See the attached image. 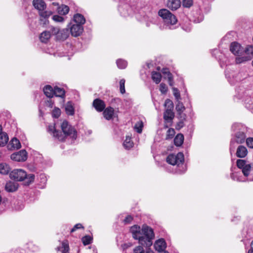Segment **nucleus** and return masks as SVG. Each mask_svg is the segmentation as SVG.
<instances>
[{"label":"nucleus","mask_w":253,"mask_h":253,"mask_svg":"<svg viewBox=\"0 0 253 253\" xmlns=\"http://www.w3.org/2000/svg\"><path fill=\"white\" fill-rule=\"evenodd\" d=\"M146 66L148 69H151L153 67V64L151 62H147L146 63Z\"/></svg>","instance_id":"680f3d73"},{"label":"nucleus","mask_w":253,"mask_h":253,"mask_svg":"<svg viewBox=\"0 0 253 253\" xmlns=\"http://www.w3.org/2000/svg\"><path fill=\"white\" fill-rule=\"evenodd\" d=\"M52 18L54 21L58 22H62L64 20L62 16L57 15L53 16Z\"/></svg>","instance_id":"09e8293b"},{"label":"nucleus","mask_w":253,"mask_h":253,"mask_svg":"<svg viewBox=\"0 0 253 253\" xmlns=\"http://www.w3.org/2000/svg\"><path fill=\"white\" fill-rule=\"evenodd\" d=\"M55 126H49L48 127V131L50 133H52L53 134L54 132L56 131Z\"/></svg>","instance_id":"6e6d98bb"},{"label":"nucleus","mask_w":253,"mask_h":253,"mask_svg":"<svg viewBox=\"0 0 253 253\" xmlns=\"http://www.w3.org/2000/svg\"><path fill=\"white\" fill-rule=\"evenodd\" d=\"M84 228V227L81 223L76 224L74 227L71 230V232L72 233L76 231L77 229Z\"/></svg>","instance_id":"603ef678"},{"label":"nucleus","mask_w":253,"mask_h":253,"mask_svg":"<svg viewBox=\"0 0 253 253\" xmlns=\"http://www.w3.org/2000/svg\"><path fill=\"white\" fill-rule=\"evenodd\" d=\"M58 12L60 14L66 15L69 11V7L66 5H62L58 7Z\"/></svg>","instance_id":"c756f323"},{"label":"nucleus","mask_w":253,"mask_h":253,"mask_svg":"<svg viewBox=\"0 0 253 253\" xmlns=\"http://www.w3.org/2000/svg\"><path fill=\"white\" fill-rule=\"evenodd\" d=\"M248 154V150L246 147L240 145L238 147L236 153V156L238 158H245Z\"/></svg>","instance_id":"f3484780"},{"label":"nucleus","mask_w":253,"mask_h":253,"mask_svg":"<svg viewBox=\"0 0 253 253\" xmlns=\"http://www.w3.org/2000/svg\"><path fill=\"white\" fill-rule=\"evenodd\" d=\"M130 232L132 233V237L138 240L139 243L142 246L149 247L152 245L155 234L150 227L143 225L141 229L139 226L134 225L131 227Z\"/></svg>","instance_id":"f257e3e1"},{"label":"nucleus","mask_w":253,"mask_h":253,"mask_svg":"<svg viewBox=\"0 0 253 253\" xmlns=\"http://www.w3.org/2000/svg\"><path fill=\"white\" fill-rule=\"evenodd\" d=\"M65 111L68 115L73 116L75 114L74 103L72 101H68L65 106Z\"/></svg>","instance_id":"aec40b11"},{"label":"nucleus","mask_w":253,"mask_h":253,"mask_svg":"<svg viewBox=\"0 0 253 253\" xmlns=\"http://www.w3.org/2000/svg\"><path fill=\"white\" fill-rule=\"evenodd\" d=\"M114 114V109L111 107H107L103 112L104 117L107 120H110L112 119Z\"/></svg>","instance_id":"6ab92c4d"},{"label":"nucleus","mask_w":253,"mask_h":253,"mask_svg":"<svg viewBox=\"0 0 253 253\" xmlns=\"http://www.w3.org/2000/svg\"><path fill=\"white\" fill-rule=\"evenodd\" d=\"M246 143L247 146L251 148H253V138L249 137L246 139Z\"/></svg>","instance_id":"8fccbe9b"},{"label":"nucleus","mask_w":253,"mask_h":253,"mask_svg":"<svg viewBox=\"0 0 253 253\" xmlns=\"http://www.w3.org/2000/svg\"><path fill=\"white\" fill-rule=\"evenodd\" d=\"M82 242L84 245H88L91 244L92 238L89 235H86L82 238Z\"/></svg>","instance_id":"f704fd0d"},{"label":"nucleus","mask_w":253,"mask_h":253,"mask_svg":"<svg viewBox=\"0 0 253 253\" xmlns=\"http://www.w3.org/2000/svg\"><path fill=\"white\" fill-rule=\"evenodd\" d=\"M61 114V111L59 108H55L52 113V117L58 118Z\"/></svg>","instance_id":"a18cd8bd"},{"label":"nucleus","mask_w":253,"mask_h":253,"mask_svg":"<svg viewBox=\"0 0 253 253\" xmlns=\"http://www.w3.org/2000/svg\"><path fill=\"white\" fill-rule=\"evenodd\" d=\"M154 247L155 249L158 252L163 251L167 247L166 243L164 239H160L155 242Z\"/></svg>","instance_id":"ddd939ff"},{"label":"nucleus","mask_w":253,"mask_h":253,"mask_svg":"<svg viewBox=\"0 0 253 253\" xmlns=\"http://www.w3.org/2000/svg\"><path fill=\"white\" fill-rule=\"evenodd\" d=\"M69 33L68 29H63L61 30L59 33L57 38L60 41H64L66 40L69 37Z\"/></svg>","instance_id":"412c9836"},{"label":"nucleus","mask_w":253,"mask_h":253,"mask_svg":"<svg viewBox=\"0 0 253 253\" xmlns=\"http://www.w3.org/2000/svg\"><path fill=\"white\" fill-rule=\"evenodd\" d=\"M43 92L48 98H52L54 95V89L49 85H47L44 87Z\"/></svg>","instance_id":"4be33fe9"},{"label":"nucleus","mask_w":253,"mask_h":253,"mask_svg":"<svg viewBox=\"0 0 253 253\" xmlns=\"http://www.w3.org/2000/svg\"><path fill=\"white\" fill-rule=\"evenodd\" d=\"M193 0H182V5L184 7L189 8L193 5Z\"/></svg>","instance_id":"79ce46f5"},{"label":"nucleus","mask_w":253,"mask_h":253,"mask_svg":"<svg viewBox=\"0 0 253 253\" xmlns=\"http://www.w3.org/2000/svg\"><path fill=\"white\" fill-rule=\"evenodd\" d=\"M125 80H120V90L122 94H124L126 92L125 88Z\"/></svg>","instance_id":"de8ad7c7"},{"label":"nucleus","mask_w":253,"mask_h":253,"mask_svg":"<svg viewBox=\"0 0 253 253\" xmlns=\"http://www.w3.org/2000/svg\"><path fill=\"white\" fill-rule=\"evenodd\" d=\"M54 102L51 99V98H49V100H48L46 102V105L50 108H52L53 106Z\"/></svg>","instance_id":"13d9d810"},{"label":"nucleus","mask_w":253,"mask_h":253,"mask_svg":"<svg viewBox=\"0 0 253 253\" xmlns=\"http://www.w3.org/2000/svg\"><path fill=\"white\" fill-rule=\"evenodd\" d=\"M116 64L118 67L121 69L126 68L127 65V61L122 59H118Z\"/></svg>","instance_id":"7c9ffc66"},{"label":"nucleus","mask_w":253,"mask_h":253,"mask_svg":"<svg viewBox=\"0 0 253 253\" xmlns=\"http://www.w3.org/2000/svg\"><path fill=\"white\" fill-rule=\"evenodd\" d=\"M184 135L182 133L177 134L174 139V143L176 146H180L183 143Z\"/></svg>","instance_id":"393cba45"},{"label":"nucleus","mask_w":253,"mask_h":253,"mask_svg":"<svg viewBox=\"0 0 253 253\" xmlns=\"http://www.w3.org/2000/svg\"><path fill=\"white\" fill-rule=\"evenodd\" d=\"M54 95L63 98L65 97V91L63 88L56 86L54 88Z\"/></svg>","instance_id":"cd10ccee"},{"label":"nucleus","mask_w":253,"mask_h":253,"mask_svg":"<svg viewBox=\"0 0 253 253\" xmlns=\"http://www.w3.org/2000/svg\"><path fill=\"white\" fill-rule=\"evenodd\" d=\"M181 3L180 0H168L167 6L170 9L175 10L180 7Z\"/></svg>","instance_id":"dca6fc26"},{"label":"nucleus","mask_w":253,"mask_h":253,"mask_svg":"<svg viewBox=\"0 0 253 253\" xmlns=\"http://www.w3.org/2000/svg\"><path fill=\"white\" fill-rule=\"evenodd\" d=\"M248 253H253V241L251 244V249L249 250Z\"/></svg>","instance_id":"e2e57ef3"},{"label":"nucleus","mask_w":253,"mask_h":253,"mask_svg":"<svg viewBox=\"0 0 253 253\" xmlns=\"http://www.w3.org/2000/svg\"><path fill=\"white\" fill-rule=\"evenodd\" d=\"M175 134V130L173 128H169L167 132V139L172 138Z\"/></svg>","instance_id":"a19ab883"},{"label":"nucleus","mask_w":253,"mask_h":253,"mask_svg":"<svg viewBox=\"0 0 253 253\" xmlns=\"http://www.w3.org/2000/svg\"><path fill=\"white\" fill-rule=\"evenodd\" d=\"M11 159L17 162H24L27 159V153L25 150H21L19 152L14 153L11 155Z\"/></svg>","instance_id":"9d476101"},{"label":"nucleus","mask_w":253,"mask_h":253,"mask_svg":"<svg viewBox=\"0 0 253 253\" xmlns=\"http://www.w3.org/2000/svg\"><path fill=\"white\" fill-rule=\"evenodd\" d=\"M147 77H148V76L146 74L145 70L144 69L142 70L141 71V78L142 79H144V78H146Z\"/></svg>","instance_id":"bf43d9fd"},{"label":"nucleus","mask_w":253,"mask_h":253,"mask_svg":"<svg viewBox=\"0 0 253 253\" xmlns=\"http://www.w3.org/2000/svg\"><path fill=\"white\" fill-rule=\"evenodd\" d=\"M133 220V217L130 215H127L124 220V222L125 224L130 223Z\"/></svg>","instance_id":"3c124183"},{"label":"nucleus","mask_w":253,"mask_h":253,"mask_svg":"<svg viewBox=\"0 0 253 253\" xmlns=\"http://www.w3.org/2000/svg\"><path fill=\"white\" fill-rule=\"evenodd\" d=\"M51 37L50 32L44 31L43 32L40 37V39L42 42L46 43Z\"/></svg>","instance_id":"a878e982"},{"label":"nucleus","mask_w":253,"mask_h":253,"mask_svg":"<svg viewBox=\"0 0 253 253\" xmlns=\"http://www.w3.org/2000/svg\"><path fill=\"white\" fill-rule=\"evenodd\" d=\"M74 20L76 23V24H81L82 26L85 22V20L84 16L79 13H77L74 15Z\"/></svg>","instance_id":"b1692460"},{"label":"nucleus","mask_w":253,"mask_h":253,"mask_svg":"<svg viewBox=\"0 0 253 253\" xmlns=\"http://www.w3.org/2000/svg\"><path fill=\"white\" fill-rule=\"evenodd\" d=\"M52 12L51 11H40V15L41 17L45 19L44 23L46 22V19L48 18L50 15H52Z\"/></svg>","instance_id":"72a5a7b5"},{"label":"nucleus","mask_w":253,"mask_h":253,"mask_svg":"<svg viewBox=\"0 0 253 253\" xmlns=\"http://www.w3.org/2000/svg\"><path fill=\"white\" fill-rule=\"evenodd\" d=\"M33 3L35 8L39 11H42L46 7L45 3L43 0H34Z\"/></svg>","instance_id":"a211bd4d"},{"label":"nucleus","mask_w":253,"mask_h":253,"mask_svg":"<svg viewBox=\"0 0 253 253\" xmlns=\"http://www.w3.org/2000/svg\"><path fill=\"white\" fill-rule=\"evenodd\" d=\"M185 109V107L182 102L180 101H178L177 104L176 105V110L178 113H181L183 112L184 110Z\"/></svg>","instance_id":"e433bc0d"},{"label":"nucleus","mask_w":253,"mask_h":253,"mask_svg":"<svg viewBox=\"0 0 253 253\" xmlns=\"http://www.w3.org/2000/svg\"><path fill=\"white\" fill-rule=\"evenodd\" d=\"M230 50L231 52L237 57H241L243 54V47L236 42H233L231 43Z\"/></svg>","instance_id":"9b49d317"},{"label":"nucleus","mask_w":253,"mask_h":253,"mask_svg":"<svg viewBox=\"0 0 253 253\" xmlns=\"http://www.w3.org/2000/svg\"><path fill=\"white\" fill-rule=\"evenodd\" d=\"M10 178L15 181L25 180L27 185L34 181L35 175L33 174H27L26 172L21 169H14L9 173Z\"/></svg>","instance_id":"20e7f679"},{"label":"nucleus","mask_w":253,"mask_h":253,"mask_svg":"<svg viewBox=\"0 0 253 253\" xmlns=\"http://www.w3.org/2000/svg\"><path fill=\"white\" fill-rule=\"evenodd\" d=\"M10 143L12 145V147L13 148H16L18 149L21 147V143L19 140L16 138H12L10 141Z\"/></svg>","instance_id":"473e14b6"},{"label":"nucleus","mask_w":253,"mask_h":253,"mask_svg":"<svg viewBox=\"0 0 253 253\" xmlns=\"http://www.w3.org/2000/svg\"><path fill=\"white\" fill-rule=\"evenodd\" d=\"M61 129L65 136H70L73 138H76V130L72 126L69 124L67 121H64L63 122L61 125Z\"/></svg>","instance_id":"6e6552de"},{"label":"nucleus","mask_w":253,"mask_h":253,"mask_svg":"<svg viewBox=\"0 0 253 253\" xmlns=\"http://www.w3.org/2000/svg\"><path fill=\"white\" fill-rule=\"evenodd\" d=\"M132 245V243H127L122 245L121 247L124 250H125L128 249V248L130 247Z\"/></svg>","instance_id":"5fc2aeb1"},{"label":"nucleus","mask_w":253,"mask_h":253,"mask_svg":"<svg viewBox=\"0 0 253 253\" xmlns=\"http://www.w3.org/2000/svg\"><path fill=\"white\" fill-rule=\"evenodd\" d=\"M159 253H169L168 251H166L165 250L159 252Z\"/></svg>","instance_id":"69168bd1"},{"label":"nucleus","mask_w":253,"mask_h":253,"mask_svg":"<svg viewBox=\"0 0 253 253\" xmlns=\"http://www.w3.org/2000/svg\"><path fill=\"white\" fill-rule=\"evenodd\" d=\"M10 170L8 165L6 163L0 164V173L2 174H7Z\"/></svg>","instance_id":"bb28decb"},{"label":"nucleus","mask_w":253,"mask_h":253,"mask_svg":"<svg viewBox=\"0 0 253 253\" xmlns=\"http://www.w3.org/2000/svg\"><path fill=\"white\" fill-rule=\"evenodd\" d=\"M143 126V123H142V122L141 121V122H138L137 123H136L135 125L134 128L135 129L136 131L138 133H141V132H142Z\"/></svg>","instance_id":"ea45409f"},{"label":"nucleus","mask_w":253,"mask_h":253,"mask_svg":"<svg viewBox=\"0 0 253 253\" xmlns=\"http://www.w3.org/2000/svg\"><path fill=\"white\" fill-rule=\"evenodd\" d=\"M133 253H145V251L143 248V247L141 246H138L136 247L133 249Z\"/></svg>","instance_id":"49530a36"},{"label":"nucleus","mask_w":253,"mask_h":253,"mask_svg":"<svg viewBox=\"0 0 253 253\" xmlns=\"http://www.w3.org/2000/svg\"><path fill=\"white\" fill-rule=\"evenodd\" d=\"M251 166L250 164H247L242 169V172L245 176H248L251 171Z\"/></svg>","instance_id":"c9c22d12"},{"label":"nucleus","mask_w":253,"mask_h":253,"mask_svg":"<svg viewBox=\"0 0 253 253\" xmlns=\"http://www.w3.org/2000/svg\"><path fill=\"white\" fill-rule=\"evenodd\" d=\"M53 136L59 141H63L65 140V136L62 133V132L59 130H56L53 133Z\"/></svg>","instance_id":"2f4dec72"},{"label":"nucleus","mask_w":253,"mask_h":253,"mask_svg":"<svg viewBox=\"0 0 253 253\" xmlns=\"http://www.w3.org/2000/svg\"><path fill=\"white\" fill-rule=\"evenodd\" d=\"M156 84H158L160 83L161 80H154Z\"/></svg>","instance_id":"338daca9"},{"label":"nucleus","mask_w":253,"mask_h":253,"mask_svg":"<svg viewBox=\"0 0 253 253\" xmlns=\"http://www.w3.org/2000/svg\"><path fill=\"white\" fill-rule=\"evenodd\" d=\"M159 15L163 20V25L160 26L162 30H171L175 28L177 20L174 15L166 9H160L158 12Z\"/></svg>","instance_id":"7ed1b4c3"},{"label":"nucleus","mask_w":253,"mask_h":253,"mask_svg":"<svg viewBox=\"0 0 253 253\" xmlns=\"http://www.w3.org/2000/svg\"><path fill=\"white\" fill-rule=\"evenodd\" d=\"M213 52H214L215 54V53H218L219 52V51H218V50H217V49H214V50H213Z\"/></svg>","instance_id":"774afa93"},{"label":"nucleus","mask_w":253,"mask_h":253,"mask_svg":"<svg viewBox=\"0 0 253 253\" xmlns=\"http://www.w3.org/2000/svg\"><path fill=\"white\" fill-rule=\"evenodd\" d=\"M93 106L98 112H102L105 108V104L104 102L99 98L95 99L93 101Z\"/></svg>","instance_id":"2eb2a0df"},{"label":"nucleus","mask_w":253,"mask_h":253,"mask_svg":"<svg viewBox=\"0 0 253 253\" xmlns=\"http://www.w3.org/2000/svg\"><path fill=\"white\" fill-rule=\"evenodd\" d=\"M146 248V253H154L153 251H152L150 247H146V246H145Z\"/></svg>","instance_id":"0e129e2a"},{"label":"nucleus","mask_w":253,"mask_h":253,"mask_svg":"<svg viewBox=\"0 0 253 253\" xmlns=\"http://www.w3.org/2000/svg\"><path fill=\"white\" fill-rule=\"evenodd\" d=\"M237 167L240 169H242L246 165V161L244 160L238 159L236 162Z\"/></svg>","instance_id":"58836bf2"},{"label":"nucleus","mask_w":253,"mask_h":253,"mask_svg":"<svg viewBox=\"0 0 253 253\" xmlns=\"http://www.w3.org/2000/svg\"><path fill=\"white\" fill-rule=\"evenodd\" d=\"M160 90L163 94H165L168 91V86L164 83H161L160 85Z\"/></svg>","instance_id":"c03bdc74"},{"label":"nucleus","mask_w":253,"mask_h":253,"mask_svg":"<svg viewBox=\"0 0 253 253\" xmlns=\"http://www.w3.org/2000/svg\"><path fill=\"white\" fill-rule=\"evenodd\" d=\"M151 79H172L173 76L167 68H162L157 66L155 69L151 72Z\"/></svg>","instance_id":"39448f33"},{"label":"nucleus","mask_w":253,"mask_h":253,"mask_svg":"<svg viewBox=\"0 0 253 253\" xmlns=\"http://www.w3.org/2000/svg\"><path fill=\"white\" fill-rule=\"evenodd\" d=\"M184 126V122L182 121H179L177 125V126L179 127V128H181L183 127Z\"/></svg>","instance_id":"052dcab7"},{"label":"nucleus","mask_w":253,"mask_h":253,"mask_svg":"<svg viewBox=\"0 0 253 253\" xmlns=\"http://www.w3.org/2000/svg\"><path fill=\"white\" fill-rule=\"evenodd\" d=\"M52 34L53 35H56L57 36L58 35L59 33L60 32V30L58 28L56 27H52L51 29Z\"/></svg>","instance_id":"864d4df0"},{"label":"nucleus","mask_w":253,"mask_h":253,"mask_svg":"<svg viewBox=\"0 0 253 253\" xmlns=\"http://www.w3.org/2000/svg\"><path fill=\"white\" fill-rule=\"evenodd\" d=\"M178 115H179V117L180 119V121L184 122V121L186 120V115L185 114L182 112L181 113H178Z\"/></svg>","instance_id":"4d7b16f0"},{"label":"nucleus","mask_w":253,"mask_h":253,"mask_svg":"<svg viewBox=\"0 0 253 253\" xmlns=\"http://www.w3.org/2000/svg\"><path fill=\"white\" fill-rule=\"evenodd\" d=\"M83 31V27L81 24H74L70 28V32L74 37L80 36Z\"/></svg>","instance_id":"f8f14e48"},{"label":"nucleus","mask_w":253,"mask_h":253,"mask_svg":"<svg viewBox=\"0 0 253 253\" xmlns=\"http://www.w3.org/2000/svg\"><path fill=\"white\" fill-rule=\"evenodd\" d=\"M166 161L169 164L179 167L180 165H182L184 163V155L181 152L178 153L176 155L169 154L167 157Z\"/></svg>","instance_id":"0eeeda50"},{"label":"nucleus","mask_w":253,"mask_h":253,"mask_svg":"<svg viewBox=\"0 0 253 253\" xmlns=\"http://www.w3.org/2000/svg\"><path fill=\"white\" fill-rule=\"evenodd\" d=\"M169 105L168 109H166L164 113V119L168 122L171 121L174 117V114L172 111L173 107V103L171 101L167 99L165 101V105Z\"/></svg>","instance_id":"1a4fd4ad"},{"label":"nucleus","mask_w":253,"mask_h":253,"mask_svg":"<svg viewBox=\"0 0 253 253\" xmlns=\"http://www.w3.org/2000/svg\"><path fill=\"white\" fill-rule=\"evenodd\" d=\"M57 249L58 251H61L62 253H68L69 247L68 242L67 241H64L62 243L61 246L57 247Z\"/></svg>","instance_id":"5701e85b"},{"label":"nucleus","mask_w":253,"mask_h":253,"mask_svg":"<svg viewBox=\"0 0 253 253\" xmlns=\"http://www.w3.org/2000/svg\"><path fill=\"white\" fill-rule=\"evenodd\" d=\"M18 184L16 182L9 181L5 185V189L8 192H14L18 189Z\"/></svg>","instance_id":"4468645a"},{"label":"nucleus","mask_w":253,"mask_h":253,"mask_svg":"<svg viewBox=\"0 0 253 253\" xmlns=\"http://www.w3.org/2000/svg\"><path fill=\"white\" fill-rule=\"evenodd\" d=\"M253 58V45H249L243 48L242 56L236 57L235 61L237 64H241L251 60Z\"/></svg>","instance_id":"423d86ee"},{"label":"nucleus","mask_w":253,"mask_h":253,"mask_svg":"<svg viewBox=\"0 0 253 253\" xmlns=\"http://www.w3.org/2000/svg\"><path fill=\"white\" fill-rule=\"evenodd\" d=\"M8 136L5 132L0 133V146H4L8 141Z\"/></svg>","instance_id":"c85d7f7f"},{"label":"nucleus","mask_w":253,"mask_h":253,"mask_svg":"<svg viewBox=\"0 0 253 253\" xmlns=\"http://www.w3.org/2000/svg\"><path fill=\"white\" fill-rule=\"evenodd\" d=\"M124 146L126 149H129L133 146V143L130 141V138L127 137L124 142Z\"/></svg>","instance_id":"4c0bfd02"},{"label":"nucleus","mask_w":253,"mask_h":253,"mask_svg":"<svg viewBox=\"0 0 253 253\" xmlns=\"http://www.w3.org/2000/svg\"><path fill=\"white\" fill-rule=\"evenodd\" d=\"M245 126L240 123H235L232 126V130L235 132L232 135L230 144V152L231 154L234 151L236 146L235 144H242L246 140Z\"/></svg>","instance_id":"f03ea898"},{"label":"nucleus","mask_w":253,"mask_h":253,"mask_svg":"<svg viewBox=\"0 0 253 253\" xmlns=\"http://www.w3.org/2000/svg\"><path fill=\"white\" fill-rule=\"evenodd\" d=\"M172 90H173V95H174L175 99L177 101H178L179 99H181L180 92H179L178 89L176 87H173Z\"/></svg>","instance_id":"37998d69"}]
</instances>
